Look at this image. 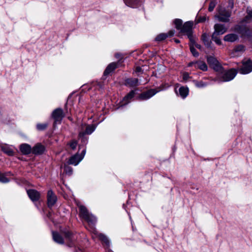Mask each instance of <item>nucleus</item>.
I'll list each match as a JSON object with an SVG mask.
<instances>
[{
	"label": "nucleus",
	"instance_id": "nucleus-1",
	"mask_svg": "<svg viewBox=\"0 0 252 252\" xmlns=\"http://www.w3.org/2000/svg\"><path fill=\"white\" fill-rule=\"evenodd\" d=\"M174 25L176 29L180 32H192L194 23L192 21L185 22L184 24L180 19H174Z\"/></svg>",
	"mask_w": 252,
	"mask_h": 252
},
{
	"label": "nucleus",
	"instance_id": "nucleus-2",
	"mask_svg": "<svg viewBox=\"0 0 252 252\" xmlns=\"http://www.w3.org/2000/svg\"><path fill=\"white\" fill-rule=\"evenodd\" d=\"M169 85L167 84H164V85L161 86L159 87L157 90V89H151L148 90V91L142 93L139 98L141 100H146L149 99L155 94H156L157 93L162 90H164L167 88Z\"/></svg>",
	"mask_w": 252,
	"mask_h": 252
},
{
	"label": "nucleus",
	"instance_id": "nucleus-3",
	"mask_svg": "<svg viewBox=\"0 0 252 252\" xmlns=\"http://www.w3.org/2000/svg\"><path fill=\"white\" fill-rule=\"evenodd\" d=\"M79 214L80 216L89 223H93L96 221L95 217L92 214H90L88 211L87 208L83 206H79Z\"/></svg>",
	"mask_w": 252,
	"mask_h": 252
},
{
	"label": "nucleus",
	"instance_id": "nucleus-4",
	"mask_svg": "<svg viewBox=\"0 0 252 252\" xmlns=\"http://www.w3.org/2000/svg\"><path fill=\"white\" fill-rule=\"evenodd\" d=\"M231 15V11L225 8L220 7L219 10V15L217 16L218 20L222 22H228Z\"/></svg>",
	"mask_w": 252,
	"mask_h": 252
},
{
	"label": "nucleus",
	"instance_id": "nucleus-5",
	"mask_svg": "<svg viewBox=\"0 0 252 252\" xmlns=\"http://www.w3.org/2000/svg\"><path fill=\"white\" fill-rule=\"evenodd\" d=\"M252 71V65L251 60L248 59L242 62V66L239 68V72L242 74H247Z\"/></svg>",
	"mask_w": 252,
	"mask_h": 252
},
{
	"label": "nucleus",
	"instance_id": "nucleus-6",
	"mask_svg": "<svg viewBox=\"0 0 252 252\" xmlns=\"http://www.w3.org/2000/svg\"><path fill=\"white\" fill-rule=\"evenodd\" d=\"M237 71L235 69H231L225 71L221 77V81L227 82L232 80L236 75Z\"/></svg>",
	"mask_w": 252,
	"mask_h": 252
},
{
	"label": "nucleus",
	"instance_id": "nucleus-7",
	"mask_svg": "<svg viewBox=\"0 0 252 252\" xmlns=\"http://www.w3.org/2000/svg\"><path fill=\"white\" fill-rule=\"evenodd\" d=\"M207 62L215 70L217 71H221L222 66L215 57L211 56L207 57Z\"/></svg>",
	"mask_w": 252,
	"mask_h": 252
},
{
	"label": "nucleus",
	"instance_id": "nucleus-8",
	"mask_svg": "<svg viewBox=\"0 0 252 252\" xmlns=\"http://www.w3.org/2000/svg\"><path fill=\"white\" fill-rule=\"evenodd\" d=\"M53 118L54 119V125L60 123L63 118L64 117L63 111L61 108L55 109L52 114Z\"/></svg>",
	"mask_w": 252,
	"mask_h": 252
},
{
	"label": "nucleus",
	"instance_id": "nucleus-9",
	"mask_svg": "<svg viewBox=\"0 0 252 252\" xmlns=\"http://www.w3.org/2000/svg\"><path fill=\"white\" fill-rule=\"evenodd\" d=\"M95 129V126L94 125H85L82 126V130L79 134L80 138L83 137L86 134H91Z\"/></svg>",
	"mask_w": 252,
	"mask_h": 252
},
{
	"label": "nucleus",
	"instance_id": "nucleus-10",
	"mask_svg": "<svg viewBox=\"0 0 252 252\" xmlns=\"http://www.w3.org/2000/svg\"><path fill=\"white\" fill-rule=\"evenodd\" d=\"M57 196L52 190H50L47 193V203L49 207H52L57 201Z\"/></svg>",
	"mask_w": 252,
	"mask_h": 252
},
{
	"label": "nucleus",
	"instance_id": "nucleus-11",
	"mask_svg": "<svg viewBox=\"0 0 252 252\" xmlns=\"http://www.w3.org/2000/svg\"><path fill=\"white\" fill-rule=\"evenodd\" d=\"M83 159V157H80V155L76 154L70 158L68 161V164L77 165Z\"/></svg>",
	"mask_w": 252,
	"mask_h": 252
},
{
	"label": "nucleus",
	"instance_id": "nucleus-12",
	"mask_svg": "<svg viewBox=\"0 0 252 252\" xmlns=\"http://www.w3.org/2000/svg\"><path fill=\"white\" fill-rule=\"evenodd\" d=\"M45 150V148L43 145L40 143H37L32 148V153L34 155H41Z\"/></svg>",
	"mask_w": 252,
	"mask_h": 252
},
{
	"label": "nucleus",
	"instance_id": "nucleus-13",
	"mask_svg": "<svg viewBox=\"0 0 252 252\" xmlns=\"http://www.w3.org/2000/svg\"><path fill=\"white\" fill-rule=\"evenodd\" d=\"M27 193L32 201H37L39 199L40 193L34 189H29L27 190Z\"/></svg>",
	"mask_w": 252,
	"mask_h": 252
},
{
	"label": "nucleus",
	"instance_id": "nucleus-14",
	"mask_svg": "<svg viewBox=\"0 0 252 252\" xmlns=\"http://www.w3.org/2000/svg\"><path fill=\"white\" fill-rule=\"evenodd\" d=\"M20 150L23 155H29L32 152V148L31 146L28 144L24 143L20 145Z\"/></svg>",
	"mask_w": 252,
	"mask_h": 252
},
{
	"label": "nucleus",
	"instance_id": "nucleus-15",
	"mask_svg": "<svg viewBox=\"0 0 252 252\" xmlns=\"http://www.w3.org/2000/svg\"><path fill=\"white\" fill-rule=\"evenodd\" d=\"M238 35L235 33H230L224 37V40L227 42H234L238 39Z\"/></svg>",
	"mask_w": 252,
	"mask_h": 252
},
{
	"label": "nucleus",
	"instance_id": "nucleus-16",
	"mask_svg": "<svg viewBox=\"0 0 252 252\" xmlns=\"http://www.w3.org/2000/svg\"><path fill=\"white\" fill-rule=\"evenodd\" d=\"M127 6L135 8L142 1V0H123Z\"/></svg>",
	"mask_w": 252,
	"mask_h": 252
},
{
	"label": "nucleus",
	"instance_id": "nucleus-17",
	"mask_svg": "<svg viewBox=\"0 0 252 252\" xmlns=\"http://www.w3.org/2000/svg\"><path fill=\"white\" fill-rule=\"evenodd\" d=\"M125 83L126 85L133 87L139 85L138 79L137 78H127L125 80Z\"/></svg>",
	"mask_w": 252,
	"mask_h": 252
},
{
	"label": "nucleus",
	"instance_id": "nucleus-18",
	"mask_svg": "<svg viewBox=\"0 0 252 252\" xmlns=\"http://www.w3.org/2000/svg\"><path fill=\"white\" fill-rule=\"evenodd\" d=\"M53 238L55 242L60 244H63L64 241L62 237L57 232H52Z\"/></svg>",
	"mask_w": 252,
	"mask_h": 252
},
{
	"label": "nucleus",
	"instance_id": "nucleus-19",
	"mask_svg": "<svg viewBox=\"0 0 252 252\" xmlns=\"http://www.w3.org/2000/svg\"><path fill=\"white\" fill-rule=\"evenodd\" d=\"M202 40L207 47H210L211 41L210 40V36L207 32H204V33L202 34Z\"/></svg>",
	"mask_w": 252,
	"mask_h": 252
},
{
	"label": "nucleus",
	"instance_id": "nucleus-20",
	"mask_svg": "<svg viewBox=\"0 0 252 252\" xmlns=\"http://www.w3.org/2000/svg\"><path fill=\"white\" fill-rule=\"evenodd\" d=\"M179 94L183 98H186L189 94V89L188 88L181 87L179 89Z\"/></svg>",
	"mask_w": 252,
	"mask_h": 252
},
{
	"label": "nucleus",
	"instance_id": "nucleus-21",
	"mask_svg": "<svg viewBox=\"0 0 252 252\" xmlns=\"http://www.w3.org/2000/svg\"><path fill=\"white\" fill-rule=\"evenodd\" d=\"M117 67V64L115 63H111L108 65L104 72L105 75H108Z\"/></svg>",
	"mask_w": 252,
	"mask_h": 252
},
{
	"label": "nucleus",
	"instance_id": "nucleus-22",
	"mask_svg": "<svg viewBox=\"0 0 252 252\" xmlns=\"http://www.w3.org/2000/svg\"><path fill=\"white\" fill-rule=\"evenodd\" d=\"M195 68H199L203 71H206L208 69L207 64L201 61L196 62Z\"/></svg>",
	"mask_w": 252,
	"mask_h": 252
},
{
	"label": "nucleus",
	"instance_id": "nucleus-23",
	"mask_svg": "<svg viewBox=\"0 0 252 252\" xmlns=\"http://www.w3.org/2000/svg\"><path fill=\"white\" fill-rule=\"evenodd\" d=\"M214 32H226L227 28L225 27L224 24H216L214 26Z\"/></svg>",
	"mask_w": 252,
	"mask_h": 252
},
{
	"label": "nucleus",
	"instance_id": "nucleus-24",
	"mask_svg": "<svg viewBox=\"0 0 252 252\" xmlns=\"http://www.w3.org/2000/svg\"><path fill=\"white\" fill-rule=\"evenodd\" d=\"M240 36L245 40H252V32H238Z\"/></svg>",
	"mask_w": 252,
	"mask_h": 252
},
{
	"label": "nucleus",
	"instance_id": "nucleus-25",
	"mask_svg": "<svg viewBox=\"0 0 252 252\" xmlns=\"http://www.w3.org/2000/svg\"><path fill=\"white\" fill-rule=\"evenodd\" d=\"M224 32H213L212 35V39L214 40L217 44H221V41L220 39L219 36L220 34H222Z\"/></svg>",
	"mask_w": 252,
	"mask_h": 252
},
{
	"label": "nucleus",
	"instance_id": "nucleus-26",
	"mask_svg": "<svg viewBox=\"0 0 252 252\" xmlns=\"http://www.w3.org/2000/svg\"><path fill=\"white\" fill-rule=\"evenodd\" d=\"M135 94V92L133 91H131L123 99V105H125L127 104L128 101V100L132 98Z\"/></svg>",
	"mask_w": 252,
	"mask_h": 252
},
{
	"label": "nucleus",
	"instance_id": "nucleus-27",
	"mask_svg": "<svg viewBox=\"0 0 252 252\" xmlns=\"http://www.w3.org/2000/svg\"><path fill=\"white\" fill-rule=\"evenodd\" d=\"M187 36L190 42L189 45L194 46L196 43V37L193 35L192 32H187Z\"/></svg>",
	"mask_w": 252,
	"mask_h": 252
},
{
	"label": "nucleus",
	"instance_id": "nucleus-28",
	"mask_svg": "<svg viewBox=\"0 0 252 252\" xmlns=\"http://www.w3.org/2000/svg\"><path fill=\"white\" fill-rule=\"evenodd\" d=\"M2 151L8 155V156H11L14 155V152L9 147H7L6 146H4L2 147L1 148Z\"/></svg>",
	"mask_w": 252,
	"mask_h": 252
},
{
	"label": "nucleus",
	"instance_id": "nucleus-29",
	"mask_svg": "<svg viewBox=\"0 0 252 252\" xmlns=\"http://www.w3.org/2000/svg\"><path fill=\"white\" fill-rule=\"evenodd\" d=\"M233 51L236 53H243L245 51V47L243 45H238L236 46Z\"/></svg>",
	"mask_w": 252,
	"mask_h": 252
},
{
	"label": "nucleus",
	"instance_id": "nucleus-30",
	"mask_svg": "<svg viewBox=\"0 0 252 252\" xmlns=\"http://www.w3.org/2000/svg\"><path fill=\"white\" fill-rule=\"evenodd\" d=\"M167 37V35L164 33H161L158 34L156 38H155V40L157 41H161L165 39Z\"/></svg>",
	"mask_w": 252,
	"mask_h": 252
},
{
	"label": "nucleus",
	"instance_id": "nucleus-31",
	"mask_svg": "<svg viewBox=\"0 0 252 252\" xmlns=\"http://www.w3.org/2000/svg\"><path fill=\"white\" fill-rule=\"evenodd\" d=\"M9 180L6 177V175L0 172V182L2 183H7L9 182Z\"/></svg>",
	"mask_w": 252,
	"mask_h": 252
},
{
	"label": "nucleus",
	"instance_id": "nucleus-32",
	"mask_svg": "<svg viewBox=\"0 0 252 252\" xmlns=\"http://www.w3.org/2000/svg\"><path fill=\"white\" fill-rule=\"evenodd\" d=\"M98 236L99 238L100 239V240H101L102 242H103L107 245H109V240L106 236H105L103 234L100 233L98 234Z\"/></svg>",
	"mask_w": 252,
	"mask_h": 252
},
{
	"label": "nucleus",
	"instance_id": "nucleus-33",
	"mask_svg": "<svg viewBox=\"0 0 252 252\" xmlns=\"http://www.w3.org/2000/svg\"><path fill=\"white\" fill-rule=\"evenodd\" d=\"M216 4H217V1L216 0H212L209 4V8H208L209 11L212 12V11H213Z\"/></svg>",
	"mask_w": 252,
	"mask_h": 252
},
{
	"label": "nucleus",
	"instance_id": "nucleus-34",
	"mask_svg": "<svg viewBox=\"0 0 252 252\" xmlns=\"http://www.w3.org/2000/svg\"><path fill=\"white\" fill-rule=\"evenodd\" d=\"M190 47V51L192 53V55L195 57H197L199 56V53L194 48V46L189 45Z\"/></svg>",
	"mask_w": 252,
	"mask_h": 252
},
{
	"label": "nucleus",
	"instance_id": "nucleus-35",
	"mask_svg": "<svg viewBox=\"0 0 252 252\" xmlns=\"http://www.w3.org/2000/svg\"><path fill=\"white\" fill-rule=\"evenodd\" d=\"M47 124L45 123V124H38L36 126V127L37 128L38 130H43L44 129H45L47 126Z\"/></svg>",
	"mask_w": 252,
	"mask_h": 252
},
{
	"label": "nucleus",
	"instance_id": "nucleus-36",
	"mask_svg": "<svg viewBox=\"0 0 252 252\" xmlns=\"http://www.w3.org/2000/svg\"><path fill=\"white\" fill-rule=\"evenodd\" d=\"M64 172H65L66 174H67L68 175H71L72 174L73 169L71 167H70L68 166L65 165L64 166Z\"/></svg>",
	"mask_w": 252,
	"mask_h": 252
},
{
	"label": "nucleus",
	"instance_id": "nucleus-37",
	"mask_svg": "<svg viewBox=\"0 0 252 252\" xmlns=\"http://www.w3.org/2000/svg\"><path fill=\"white\" fill-rule=\"evenodd\" d=\"M64 235L69 241H72L74 239L72 234L69 231L65 232L64 233Z\"/></svg>",
	"mask_w": 252,
	"mask_h": 252
},
{
	"label": "nucleus",
	"instance_id": "nucleus-38",
	"mask_svg": "<svg viewBox=\"0 0 252 252\" xmlns=\"http://www.w3.org/2000/svg\"><path fill=\"white\" fill-rule=\"evenodd\" d=\"M69 145L72 150H74L76 148L77 143L76 141H72L69 143Z\"/></svg>",
	"mask_w": 252,
	"mask_h": 252
},
{
	"label": "nucleus",
	"instance_id": "nucleus-39",
	"mask_svg": "<svg viewBox=\"0 0 252 252\" xmlns=\"http://www.w3.org/2000/svg\"><path fill=\"white\" fill-rule=\"evenodd\" d=\"M246 12L247 14V15L249 17H250L251 19L252 18V10H250L248 8H247L246 10Z\"/></svg>",
	"mask_w": 252,
	"mask_h": 252
},
{
	"label": "nucleus",
	"instance_id": "nucleus-40",
	"mask_svg": "<svg viewBox=\"0 0 252 252\" xmlns=\"http://www.w3.org/2000/svg\"><path fill=\"white\" fill-rule=\"evenodd\" d=\"M205 20H206L205 17H200L199 18H198V19L197 20V23L203 22L205 21Z\"/></svg>",
	"mask_w": 252,
	"mask_h": 252
},
{
	"label": "nucleus",
	"instance_id": "nucleus-41",
	"mask_svg": "<svg viewBox=\"0 0 252 252\" xmlns=\"http://www.w3.org/2000/svg\"><path fill=\"white\" fill-rule=\"evenodd\" d=\"M250 19H251L250 17H248V16L247 15L243 19L242 21L244 22H247L248 21H249Z\"/></svg>",
	"mask_w": 252,
	"mask_h": 252
},
{
	"label": "nucleus",
	"instance_id": "nucleus-42",
	"mask_svg": "<svg viewBox=\"0 0 252 252\" xmlns=\"http://www.w3.org/2000/svg\"><path fill=\"white\" fill-rule=\"evenodd\" d=\"M195 63H196V62H190L189 63V64H188V66H194V67L195 68Z\"/></svg>",
	"mask_w": 252,
	"mask_h": 252
},
{
	"label": "nucleus",
	"instance_id": "nucleus-43",
	"mask_svg": "<svg viewBox=\"0 0 252 252\" xmlns=\"http://www.w3.org/2000/svg\"><path fill=\"white\" fill-rule=\"evenodd\" d=\"M86 149H84L82 151L81 155H80V157H83V158H84V157L86 154Z\"/></svg>",
	"mask_w": 252,
	"mask_h": 252
},
{
	"label": "nucleus",
	"instance_id": "nucleus-44",
	"mask_svg": "<svg viewBox=\"0 0 252 252\" xmlns=\"http://www.w3.org/2000/svg\"><path fill=\"white\" fill-rule=\"evenodd\" d=\"M142 70V69H141V67H140V66H137L136 68V72H141Z\"/></svg>",
	"mask_w": 252,
	"mask_h": 252
},
{
	"label": "nucleus",
	"instance_id": "nucleus-45",
	"mask_svg": "<svg viewBox=\"0 0 252 252\" xmlns=\"http://www.w3.org/2000/svg\"><path fill=\"white\" fill-rule=\"evenodd\" d=\"M194 46H195L196 48H197L198 49L201 50V46L199 44H196V43H195V44L194 45Z\"/></svg>",
	"mask_w": 252,
	"mask_h": 252
},
{
	"label": "nucleus",
	"instance_id": "nucleus-46",
	"mask_svg": "<svg viewBox=\"0 0 252 252\" xmlns=\"http://www.w3.org/2000/svg\"><path fill=\"white\" fill-rule=\"evenodd\" d=\"M189 77L188 74H185L184 75V79H186Z\"/></svg>",
	"mask_w": 252,
	"mask_h": 252
},
{
	"label": "nucleus",
	"instance_id": "nucleus-47",
	"mask_svg": "<svg viewBox=\"0 0 252 252\" xmlns=\"http://www.w3.org/2000/svg\"><path fill=\"white\" fill-rule=\"evenodd\" d=\"M229 4H231V8H232L233 7V3L232 2L231 3L230 2V0H229Z\"/></svg>",
	"mask_w": 252,
	"mask_h": 252
},
{
	"label": "nucleus",
	"instance_id": "nucleus-48",
	"mask_svg": "<svg viewBox=\"0 0 252 252\" xmlns=\"http://www.w3.org/2000/svg\"><path fill=\"white\" fill-rule=\"evenodd\" d=\"M115 56H116V57L117 58H118V59H119V58H120V54H116L115 55Z\"/></svg>",
	"mask_w": 252,
	"mask_h": 252
},
{
	"label": "nucleus",
	"instance_id": "nucleus-49",
	"mask_svg": "<svg viewBox=\"0 0 252 252\" xmlns=\"http://www.w3.org/2000/svg\"><path fill=\"white\" fill-rule=\"evenodd\" d=\"M174 42L176 43H179L180 41L178 39H174Z\"/></svg>",
	"mask_w": 252,
	"mask_h": 252
},
{
	"label": "nucleus",
	"instance_id": "nucleus-50",
	"mask_svg": "<svg viewBox=\"0 0 252 252\" xmlns=\"http://www.w3.org/2000/svg\"><path fill=\"white\" fill-rule=\"evenodd\" d=\"M5 174V175H6H6H10V174H11V173H10V172H9V173H6V174Z\"/></svg>",
	"mask_w": 252,
	"mask_h": 252
},
{
	"label": "nucleus",
	"instance_id": "nucleus-51",
	"mask_svg": "<svg viewBox=\"0 0 252 252\" xmlns=\"http://www.w3.org/2000/svg\"><path fill=\"white\" fill-rule=\"evenodd\" d=\"M251 64L252 65V60H251Z\"/></svg>",
	"mask_w": 252,
	"mask_h": 252
}]
</instances>
